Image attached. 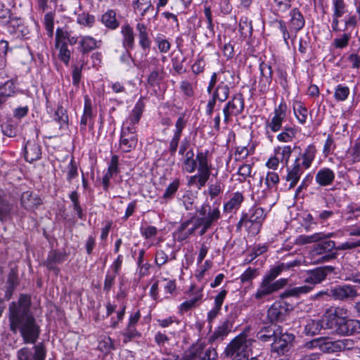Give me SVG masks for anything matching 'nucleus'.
I'll list each match as a JSON object with an SVG mask.
<instances>
[{
  "label": "nucleus",
  "mask_w": 360,
  "mask_h": 360,
  "mask_svg": "<svg viewBox=\"0 0 360 360\" xmlns=\"http://www.w3.org/2000/svg\"><path fill=\"white\" fill-rule=\"evenodd\" d=\"M202 343L193 345L186 350L181 357V360H200L201 355Z\"/></svg>",
  "instance_id": "obj_45"
},
{
  "label": "nucleus",
  "mask_w": 360,
  "mask_h": 360,
  "mask_svg": "<svg viewBox=\"0 0 360 360\" xmlns=\"http://www.w3.org/2000/svg\"><path fill=\"white\" fill-rule=\"evenodd\" d=\"M122 335L124 337L123 342L127 344L135 338H140L141 334L136 330L135 326L127 324L126 328L122 333Z\"/></svg>",
  "instance_id": "obj_51"
},
{
  "label": "nucleus",
  "mask_w": 360,
  "mask_h": 360,
  "mask_svg": "<svg viewBox=\"0 0 360 360\" xmlns=\"http://www.w3.org/2000/svg\"><path fill=\"white\" fill-rule=\"evenodd\" d=\"M279 176L277 173L274 172H269L266 174L265 179V184L269 189L276 190L277 184L279 182Z\"/></svg>",
  "instance_id": "obj_62"
},
{
  "label": "nucleus",
  "mask_w": 360,
  "mask_h": 360,
  "mask_svg": "<svg viewBox=\"0 0 360 360\" xmlns=\"http://www.w3.org/2000/svg\"><path fill=\"white\" fill-rule=\"evenodd\" d=\"M328 239L316 240L311 247L309 254L314 262L325 263L337 258L335 242Z\"/></svg>",
  "instance_id": "obj_5"
},
{
  "label": "nucleus",
  "mask_w": 360,
  "mask_h": 360,
  "mask_svg": "<svg viewBox=\"0 0 360 360\" xmlns=\"http://www.w3.org/2000/svg\"><path fill=\"white\" fill-rule=\"evenodd\" d=\"M101 41H97L91 36H81L79 41V51L82 56L88 55L91 51L100 46Z\"/></svg>",
  "instance_id": "obj_28"
},
{
  "label": "nucleus",
  "mask_w": 360,
  "mask_h": 360,
  "mask_svg": "<svg viewBox=\"0 0 360 360\" xmlns=\"http://www.w3.org/2000/svg\"><path fill=\"white\" fill-rule=\"evenodd\" d=\"M218 354L216 349L213 347L206 348L202 343L201 355L200 360H217Z\"/></svg>",
  "instance_id": "obj_55"
},
{
  "label": "nucleus",
  "mask_w": 360,
  "mask_h": 360,
  "mask_svg": "<svg viewBox=\"0 0 360 360\" xmlns=\"http://www.w3.org/2000/svg\"><path fill=\"white\" fill-rule=\"evenodd\" d=\"M333 235H334V233H333L325 234V233H321V232L316 233H314L310 236L300 235L296 238L295 243L297 245H300L312 243H315V242L316 240H319L320 239H323V238H329L333 236Z\"/></svg>",
  "instance_id": "obj_36"
},
{
  "label": "nucleus",
  "mask_w": 360,
  "mask_h": 360,
  "mask_svg": "<svg viewBox=\"0 0 360 360\" xmlns=\"http://www.w3.org/2000/svg\"><path fill=\"white\" fill-rule=\"evenodd\" d=\"M288 106L283 99H282L281 103L275 107L274 110V115L271 120L267 123V128L271 130V132L278 131L282 127V122L287 115Z\"/></svg>",
  "instance_id": "obj_17"
},
{
  "label": "nucleus",
  "mask_w": 360,
  "mask_h": 360,
  "mask_svg": "<svg viewBox=\"0 0 360 360\" xmlns=\"http://www.w3.org/2000/svg\"><path fill=\"white\" fill-rule=\"evenodd\" d=\"M291 306L283 300L276 301L267 310V319L271 324L286 320Z\"/></svg>",
  "instance_id": "obj_11"
},
{
  "label": "nucleus",
  "mask_w": 360,
  "mask_h": 360,
  "mask_svg": "<svg viewBox=\"0 0 360 360\" xmlns=\"http://www.w3.org/2000/svg\"><path fill=\"white\" fill-rule=\"evenodd\" d=\"M209 151L198 152L196 155L198 173L190 178L189 185H195L198 189L204 187L211 175L212 164L208 158Z\"/></svg>",
  "instance_id": "obj_6"
},
{
  "label": "nucleus",
  "mask_w": 360,
  "mask_h": 360,
  "mask_svg": "<svg viewBox=\"0 0 360 360\" xmlns=\"http://www.w3.org/2000/svg\"><path fill=\"white\" fill-rule=\"evenodd\" d=\"M244 110V98L242 94H235L223 109L224 120H229L231 116H237Z\"/></svg>",
  "instance_id": "obj_16"
},
{
  "label": "nucleus",
  "mask_w": 360,
  "mask_h": 360,
  "mask_svg": "<svg viewBox=\"0 0 360 360\" xmlns=\"http://www.w3.org/2000/svg\"><path fill=\"white\" fill-rule=\"evenodd\" d=\"M13 205L8 200L0 197V221L4 222L7 221L11 214Z\"/></svg>",
  "instance_id": "obj_41"
},
{
  "label": "nucleus",
  "mask_w": 360,
  "mask_h": 360,
  "mask_svg": "<svg viewBox=\"0 0 360 360\" xmlns=\"http://www.w3.org/2000/svg\"><path fill=\"white\" fill-rule=\"evenodd\" d=\"M21 207L28 212H34L42 205L43 201L39 195L32 191L23 192L20 198Z\"/></svg>",
  "instance_id": "obj_18"
},
{
  "label": "nucleus",
  "mask_w": 360,
  "mask_h": 360,
  "mask_svg": "<svg viewBox=\"0 0 360 360\" xmlns=\"http://www.w3.org/2000/svg\"><path fill=\"white\" fill-rule=\"evenodd\" d=\"M0 90L7 98L13 96L16 93V87L12 80L6 81L1 86H0Z\"/></svg>",
  "instance_id": "obj_59"
},
{
  "label": "nucleus",
  "mask_w": 360,
  "mask_h": 360,
  "mask_svg": "<svg viewBox=\"0 0 360 360\" xmlns=\"http://www.w3.org/2000/svg\"><path fill=\"white\" fill-rule=\"evenodd\" d=\"M204 13L206 18L207 21V31L205 32V35L207 39H212L214 35V23L212 20V15L211 8L209 6L205 7Z\"/></svg>",
  "instance_id": "obj_50"
},
{
  "label": "nucleus",
  "mask_w": 360,
  "mask_h": 360,
  "mask_svg": "<svg viewBox=\"0 0 360 360\" xmlns=\"http://www.w3.org/2000/svg\"><path fill=\"white\" fill-rule=\"evenodd\" d=\"M292 148L290 146L278 147L275 148V154L274 156L278 158L279 162H285V163L287 164L292 153Z\"/></svg>",
  "instance_id": "obj_48"
},
{
  "label": "nucleus",
  "mask_w": 360,
  "mask_h": 360,
  "mask_svg": "<svg viewBox=\"0 0 360 360\" xmlns=\"http://www.w3.org/2000/svg\"><path fill=\"white\" fill-rule=\"evenodd\" d=\"M221 217L220 210L218 207H213L212 211L208 212L207 216L206 217V221H205V224H203L201 227V230L200 231V235H204L207 230L212 226V225L217 221Z\"/></svg>",
  "instance_id": "obj_37"
},
{
  "label": "nucleus",
  "mask_w": 360,
  "mask_h": 360,
  "mask_svg": "<svg viewBox=\"0 0 360 360\" xmlns=\"http://www.w3.org/2000/svg\"><path fill=\"white\" fill-rule=\"evenodd\" d=\"M259 71L260 77L258 88L260 93L265 94L269 91L272 82L273 71L271 66L265 63H260Z\"/></svg>",
  "instance_id": "obj_20"
},
{
  "label": "nucleus",
  "mask_w": 360,
  "mask_h": 360,
  "mask_svg": "<svg viewBox=\"0 0 360 360\" xmlns=\"http://www.w3.org/2000/svg\"><path fill=\"white\" fill-rule=\"evenodd\" d=\"M180 186V180L179 179H175L172 182H171L168 186L167 187L165 193H163L161 199L164 200L162 202H167L168 200L172 199L174 196V194L178 191Z\"/></svg>",
  "instance_id": "obj_46"
},
{
  "label": "nucleus",
  "mask_w": 360,
  "mask_h": 360,
  "mask_svg": "<svg viewBox=\"0 0 360 360\" xmlns=\"http://www.w3.org/2000/svg\"><path fill=\"white\" fill-rule=\"evenodd\" d=\"M333 271L334 267L332 266L315 268L308 271L305 282L311 285L319 284L324 281L327 275L332 273Z\"/></svg>",
  "instance_id": "obj_21"
},
{
  "label": "nucleus",
  "mask_w": 360,
  "mask_h": 360,
  "mask_svg": "<svg viewBox=\"0 0 360 360\" xmlns=\"http://www.w3.org/2000/svg\"><path fill=\"white\" fill-rule=\"evenodd\" d=\"M55 47L58 50L59 59L63 62L65 65H68L70 58V51L68 49V44H63L62 45Z\"/></svg>",
  "instance_id": "obj_60"
},
{
  "label": "nucleus",
  "mask_w": 360,
  "mask_h": 360,
  "mask_svg": "<svg viewBox=\"0 0 360 360\" xmlns=\"http://www.w3.org/2000/svg\"><path fill=\"white\" fill-rule=\"evenodd\" d=\"M300 264L301 261L299 259H295L287 263L281 262L278 265L271 267L263 278L270 282L275 283V279L282 273V271L293 269L295 266H300Z\"/></svg>",
  "instance_id": "obj_22"
},
{
  "label": "nucleus",
  "mask_w": 360,
  "mask_h": 360,
  "mask_svg": "<svg viewBox=\"0 0 360 360\" xmlns=\"http://www.w3.org/2000/svg\"><path fill=\"white\" fill-rule=\"evenodd\" d=\"M44 25L49 37L53 38L54 30V15L51 12L45 14Z\"/></svg>",
  "instance_id": "obj_54"
},
{
  "label": "nucleus",
  "mask_w": 360,
  "mask_h": 360,
  "mask_svg": "<svg viewBox=\"0 0 360 360\" xmlns=\"http://www.w3.org/2000/svg\"><path fill=\"white\" fill-rule=\"evenodd\" d=\"M77 22L83 26L91 27L95 22V17L86 13H82L77 15Z\"/></svg>",
  "instance_id": "obj_64"
},
{
  "label": "nucleus",
  "mask_w": 360,
  "mask_h": 360,
  "mask_svg": "<svg viewBox=\"0 0 360 360\" xmlns=\"http://www.w3.org/2000/svg\"><path fill=\"white\" fill-rule=\"evenodd\" d=\"M189 299L182 302L179 309L181 314L186 313L189 310L199 307L203 302V288H196L195 285H191L188 292Z\"/></svg>",
  "instance_id": "obj_12"
},
{
  "label": "nucleus",
  "mask_w": 360,
  "mask_h": 360,
  "mask_svg": "<svg viewBox=\"0 0 360 360\" xmlns=\"http://www.w3.org/2000/svg\"><path fill=\"white\" fill-rule=\"evenodd\" d=\"M65 252H58L56 250H51L47 256L44 265L50 271H53L56 274L59 271L57 264L63 263L67 259Z\"/></svg>",
  "instance_id": "obj_26"
},
{
  "label": "nucleus",
  "mask_w": 360,
  "mask_h": 360,
  "mask_svg": "<svg viewBox=\"0 0 360 360\" xmlns=\"http://www.w3.org/2000/svg\"><path fill=\"white\" fill-rule=\"evenodd\" d=\"M139 44L143 51H149L151 46V41L149 37L148 29L143 22H138L136 25Z\"/></svg>",
  "instance_id": "obj_30"
},
{
  "label": "nucleus",
  "mask_w": 360,
  "mask_h": 360,
  "mask_svg": "<svg viewBox=\"0 0 360 360\" xmlns=\"http://www.w3.org/2000/svg\"><path fill=\"white\" fill-rule=\"evenodd\" d=\"M330 295L336 300L345 301L354 299L358 293L356 289L348 285L336 286L330 290Z\"/></svg>",
  "instance_id": "obj_23"
},
{
  "label": "nucleus",
  "mask_w": 360,
  "mask_h": 360,
  "mask_svg": "<svg viewBox=\"0 0 360 360\" xmlns=\"http://www.w3.org/2000/svg\"><path fill=\"white\" fill-rule=\"evenodd\" d=\"M224 185L221 181L217 180L209 185L207 193L210 198L214 199L222 193Z\"/></svg>",
  "instance_id": "obj_57"
},
{
  "label": "nucleus",
  "mask_w": 360,
  "mask_h": 360,
  "mask_svg": "<svg viewBox=\"0 0 360 360\" xmlns=\"http://www.w3.org/2000/svg\"><path fill=\"white\" fill-rule=\"evenodd\" d=\"M41 147L38 136H31L25 145V158L27 162H32L41 158Z\"/></svg>",
  "instance_id": "obj_19"
},
{
  "label": "nucleus",
  "mask_w": 360,
  "mask_h": 360,
  "mask_svg": "<svg viewBox=\"0 0 360 360\" xmlns=\"http://www.w3.org/2000/svg\"><path fill=\"white\" fill-rule=\"evenodd\" d=\"M121 34L122 44L124 49H133L135 45L133 28L129 24H124L121 27Z\"/></svg>",
  "instance_id": "obj_33"
},
{
  "label": "nucleus",
  "mask_w": 360,
  "mask_h": 360,
  "mask_svg": "<svg viewBox=\"0 0 360 360\" xmlns=\"http://www.w3.org/2000/svg\"><path fill=\"white\" fill-rule=\"evenodd\" d=\"M117 275L118 274L111 271L110 270H108L103 283L104 292L108 293L110 291L111 288L115 283V279Z\"/></svg>",
  "instance_id": "obj_56"
},
{
  "label": "nucleus",
  "mask_w": 360,
  "mask_h": 360,
  "mask_svg": "<svg viewBox=\"0 0 360 360\" xmlns=\"http://www.w3.org/2000/svg\"><path fill=\"white\" fill-rule=\"evenodd\" d=\"M5 29L9 34L19 39H27L30 32L29 27L24 24L23 20L17 17H13L10 20Z\"/></svg>",
  "instance_id": "obj_15"
},
{
  "label": "nucleus",
  "mask_w": 360,
  "mask_h": 360,
  "mask_svg": "<svg viewBox=\"0 0 360 360\" xmlns=\"http://www.w3.org/2000/svg\"><path fill=\"white\" fill-rule=\"evenodd\" d=\"M231 328L232 323L228 319L224 321L209 337V342L214 343L222 340L231 331Z\"/></svg>",
  "instance_id": "obj_31"
},
{
  "label": "nucleus",
  "mask_w": 360,
  "mask_h": 360,
  "mask_svg": "<svg viewBox=\"0 0 360 360\" xmlns=\"http://www.w3.org/2000/svg\"><path fill=\"white\" fill-rule=\"evenodd\" d=\"M119 158L117 155H114L111 157L110 162L108 165V170L104 175L112 177L119 173L120 169L118 167Z\"/></svg>",
  "instance_id": "obj_61"
},
{
  "label": "nucleus",
  "mask_w": 360,
  "mask_h": 360,
  "mask_svg": "<svg viewBox=\"0 0 360 360\" xmlns=\"http://www.w3.org/2000/svg\"><path fill=\"white\" fill-rule=\"evenodd\" d=\"M326 328V315L322 319H307L304 326L303 333L308 336H314L319 333L321 329Z\"/></svg>",
  "instance_id": "obj_29"
},
{
  "label": "nucleus",
  "mask_w": 360,
  "mask_h": 360,
  "mask_svg": "<svg viewBox=\"0 0 360 360\" xmlns=\"http://www.w3.org/2000/svg\"><path fill=\"white\" fill-rule=\"evenodd\" d=\"M244 200V197L242 193L236 192L233 193L229 200L224 205V210L226 212H231L233 210H238Z\"/></svg>",
  "instance_id": "obj_38"
},
{
  "label": "nucleus",
  "mask_w": 360,
  "mask_h": 360,
  "mask_svg": "<svg viewBox=\"0 0 360 360\" xmlns=\"http://www.w3.org/2000/svg\"><path fill=\"white\" fill-rule=\"evenodd\" d=\"M258 275L257 269L248 267L240 276L239 279L242 283H250Z\"/></svg>",
  "instance_id": "obj_63"
},
{
  "label": "nucleus",
  "mask_w": 360,
  "mask_h": 360,
  "mask_svg": "<svg viewBox=\"0 0 360 360\" xmlns=\"http://www.w3.org/2000/svg\"><path fill=\"white\" fill-rule=\"evenodd\" d=\"M143 99L144 98L141 96L136 101L133 110H131L128 117L127 121L124 124H127L129 123V124L134 125L139 122L146 106Z\"/></svg>",
  "instance_id": "obj_34"
},
{
  "label": "nucleus",
  "mask_w": 360,
  "mask_h": 360,
  "mask_svg": "<svg viewBox=\"0 0 360 360\" xmlns=\"http://www.w3.org/2000/svg\"><path fill=\"white\" fill-rule=\"evenodd\" d=\"M255 342L248 338L244 331L234 338L226 347L224 354L227 357L234 356L236 359L249 356V346L252 342Z\"/></svg>",
  "instance_id": "obj_7"
},
{
  "label": "nucleus",
  "mask_w": 360,
  "mask_h": 360,
  "mask_svg": "<svg viewBox=\"0 0 360 360\" xmlns=\"http://www.w3.org/2000/svg\"><path fill=\"white\" fill-rule=\"evenodd\" d=\"M294 114L300 124H304L307 118V109L304 105L299 101L292 103Z\"/></svg>",
  "instance_id": "obj_40"
},
{
  "label": "nucleus",
  "mask_w": 360,
  "mask_h": 360,
  "mask_svg": "<svg viewBox=\"0 0 360 360\" xmlns=\"http://www.w3.org/2000/svg\"><path fill=\"white\" fill-rule=\"evenodd\" d=\"M31 299L27 295H21L17 302L9 305L10 330L15 333L19 330L26 344H34L40 335V326L30 311Z\"/></svg>",
  "instance_id": "obj_1"
},
{
  "label": "nucleus",
  "mask_w": 360,
  "mask_h": 360,
  "mask_svg": "<svg viewBox=\"0 0 360 360\" xmlns=\"http://www.w3.org/2000/svg\"><path fill=\"white\" fill-rule=\"evenodd\" d=\"M354 347V342L351 339L333 340L329 337H322L321 351L324 353H335L351 350Z\"/></svg>",
  "instance_id": "obj_10"
},
{
  "label": "nucleus",
  "mask_w": 360,
  "mask_h": 360,
  "mask_svg": "<svg viewBox=\"0 0 360 360\" xmlns=\"http://www.w3.org/2000/svg\"><path fill=\"white\" fill-rule=\"evenodd\" d=\"M154 41L160 53H166L170 50L171 44L163 34H158Z\"/></svg>",
  "instance_id": "obj_52"
},
{
  "label": "nucleus",
  "mask_w": 360,
  "mask_h": 360,
  "mask_svg": "<svg viewBox=\"0 0 360 360\" xmlns=\"http://www.w3.org/2000/svg\"><path fill=\"white\" fill-rule=\"evenodd\" d=\"M266 219L264 210L260 207L253 206L248 212H243L236 225L238 231L243 227L252 236L259 233L262 224Z\"/></svg>",
  "instance_id": "obj_4"
},
{
  "label": "nucleus",
  "mask_w": 360,
  "mask_h": 360,
  "mask_svg": "<svg viewBox=\"0 0 360 360\" xmlns=\"http://www.w3.org/2000/svg\"><path fill=\"white\" fill-rule=\"evenodd\" d=\"M316 153L315 146L312 144L309 145L302 156L296 158L292 165L288 168L285 180L290 182V188L296 186L304 171L311 167L315 158Z\"/></svg>",
  "instance_id": "obj_3"
},
{
  "label": "nucleus",
  "mask_w": 360,
  "mask_h": 360,
  "mask_svg": "<svg viewBox=\"0 0 360 360\" xmlns=\"http://www.w3.org/2000/svg\"><path fill=\"white\" fill-rule=\"evenodd\" d=\"M34 353L30 348L25 347L17 352L18 360H45L46 350L43 343H39L33 347Z\"/></svg>",
  "instance_id": "obj_14"
},
{
  "label": "nucleus",
  "mask_w": 360,
  "mask_h": 360,
  "mask_svg": "<svg viewBox=\"0 0 360 360\" xmlns=\"http://www.w3.org/2000/svg\"><path fill=\"white\" fill-rule=\"evenodd\" d=\"M339 141V138L335 139L333 136H328L323 149V153L325 156H328V155L335 153V150L337 149L338 143Z\"/></svg>",
  "instance_id": "obj_53"
},
{
  "label": "nucleus",
  "mask_w": 360,
  "mask_h": 360,
  "mask_svg": "<svg viewBox=\"0 0 360 360\" xmlns=\"http://www.w3.org/2000/svg\"><path fill=\"white\" fill-rule=\"evenodd\" d=\"M281 327L276 324L262 326L257 333L256 338L263 342H270L276 338Z\"/></svg>",
  "instance_id": "obj_25"
},
{
  "label": "nucleus",
  "mask_w": 360,
  "mask_h": 360,
  "mask_svg": "<svg viewBox=\"0 0 360 360\" xmlns=\"http://www.w3.org/2000/svg\"><path fill=\"white\" fill-rule=\"evenodd\" d=\"M136 136H120V148L124 153L130 152L137 144Z\"/></svg>",
  "instance_id": "obj_47"
},
{
  "label": "nucleus",
  "mask_w": 360,
  "mask_h": 360,
  "mask_svg": "<svg viewBox=\"0 0 360 360\" xmlns=\"http://www.w3.org/2000/svg\"><path fill=\"white\" fill-rule=\"evenodd\" d=\"M349 311L344 307H335L326 314V328L344 336L360 334V321L349 318Z\"/></svg>",
  "instance_id": "obj_2"
},
{
  "label": "nucleus",
  "mask_w": 360,
  "mask_h": 360,
  "mask_svg": "<svg viewBox=\"0 0 360 360\" xmlns=\"http://www.w3.org/2000/svg\"><path fill=\"white\" fill-rule=\"evenodd\" d=\"M207 91L214 99L224 102L230 92L229 85L226 82L225 77L221 75L213 72L209 82Z\"/></svg>",
  "instance_id": "obj_8"
},
{
  "label": "nucleus",
  "mask_w": 360,
  "mask_h": 360,
  "mask_svg": "<svg viewBox=\"0 0 360 360\" xmlns=\"http://www.w3.org/2000/svg\"><path fill=\"white\" fill-rule=\"evenodd\" d=\"M194 153L192 149L187 150L185 153L184 166L185 170L188 173L193 172L197 167L196 158L194 159Z\"/></svg>",
  "instance_id": "obj_49"
},
{
  "label": "nucleus",
  "mask_w": 360,
  "mask_h": 360,
  "mask_svg": "<svg viewBox=\"0 0 360 360\" xmlns=\"http://www.w3.org/2000/svg\"><path fill=\"white\" fill-rule=\"evenodd\" d=\"M101 22L106 27L112 30H116L120 25L116 18V13L112 9L108 10L102 15Z\"/></svg>",
  "instance_id": "obj_39"
},
{
  "label": "nucleus",
  "mask_w": 360,
  "mask_h": 360,
  "mask_svg": "<svg viewBox=\"0 0 360 360\" xmlns=\"http://www.w3.org/2000/svg\"><path fill=\"white\" fill-rule=\"evenodd\" d=\"M92 107L91 100L88 96L84 98V112L80 120V129L82 133H90L91 129Z\"/></svg>",
  "instance_id": "obj_24"
},
{
  "label": "nucleus",
  "mask_w": 360,
  "mask_h": 360,
  "mask_svg": "<svg viewBox=\"0 0 360 360\" xmlns=\"http://www.w3.org/2000/svg\"><path fill=\"white\" fill-rule=\"evenodd\" d=\"M288 282L287 278H280L272 283L262 278L252 297L257 301L264 302L271 295L283 288Z\"/></svg>",
  "instance_id": "obj_9"
},
{
  "label": "nucleus",
  "mask_w": 360,
  "mask_h": 360,
  "mask_svg": "<svg viewBox=\"0 0 360 360\" xmlns=\"http://www.w3.org/2000/svg\"><path fill=\"white\" fill-rule=\"evenodd\" d=\"M18 284L19 278L18 272L14 269H11L8 274L6 290L5 293V297L7 300H10L11 298V296Z\"/></svg>",
  "instance_id": "obj_35"
},
{
  "label": "nucleus",
  "mask_w": 360,
  "mask_h": 360,
  "mask_svg": "<svg viewBox=\"0 0 360 360\" xmlns=\"http://www.w3.org/2000/svg\"><path fill=\"white\" fill-rule=\"evenodd\" d=\"M290 20L289 25L290 32H295V36L291 38V40L293 42L296 37V34L304 27L305 25V20L303 15L297 8L290 11Z\"/></svg>",
  "instance_id": "obj_27"
},
{
  "label": "nucleus",
  "mask_w": 360,
  "mask_h": 360,
  "mask_svg": "<svg viewBox=\"0 0 360 360\" xmlns=\"http://www.w3.org/2000/svg\"><path fill=\"white\" fill-rule=\"evenodd\" d=\"M55 120L59 124V128L66 130L68 128V116L63 106L59 105L55 112Z\"/></svg>",
  "instance_id": "obj_43"
},
{
  "label": "nucleus",
  "mask_w": 360,
  "mask_h": 360,
  "mask_svg": "<svg viewBox=\"0 0 360 360\" xmlns=\"http://www.w3.org/2000/svg\"><path fill=\"white\" fill-rule=\"evenodd\" d=\"M313 287L311 285H302L299 287H295L290 289L285 290L283 293L281 294V297L285 298L288 297H299L301 295L307 294L311 291Z\"/></svg>",
  "instance_id": "obj_42"
},
{
  "label": "nucleus",
  "mask_w": 360,
  "mask_h": 360,
  "mask_svg": "<svg viewBox=\"0 0 360 360\" xmlns=\"http://www.w3.org/2000/svg\"><path fill=\"white\" fill-rule=\"evenodd\" d=\"M335 176V173L332 169L324 167L317 172L315 181L320 186H327L333 184Z\"/></svg>",
  "instance_id": "obj_32"
},
{
  "label": "nucleus",
  "mask_w": 360,
  "mask_h": 360,
  "mask_svg": "<svg viewBox=\"0 0 360 360\" xmlns=\"http://www.w3.org/2000/svg\"><path fill=\"white\" fill-rule=\"evenodd\" d=\"M294 339L295 335L292 333H283L281 328L271 343L272 351L278 354H285L290 349Z\"/></svg>",
  "instance_id": "obj_13"
},
{
  "label": "nucleus",
  "mask_w": 360,
  "mask_h": 360,
  "mask_svg": "<svg viewBox=\"0 0 360 360\" xmlns=\"http://www.w3.org/2000/svg\"><path fill=\"white\" fill-rule=\"evenodd\" d=\"M252 21L247 16H242L239 22V32L244 38L250 37L252 34Z\"/></svg>",
  "instance_id": "obj_44"
},
{
  "label": "nucleus",
  "mask_w": 360,
  "mask_h": 360,
  "mask_svg": "<svg viewBox=\"0 0 360 360\" xmlns=\"http://www.w3.org/2000/svg\"><path fill=\"white\" fill-rule=\"evenodd\" d=\"M349 94V89L348 86L338 84L335 89L334 97L338 101H344L348 98Z\"/></svg>",
  "instance_id": "obj_58"
}]
</instances>
